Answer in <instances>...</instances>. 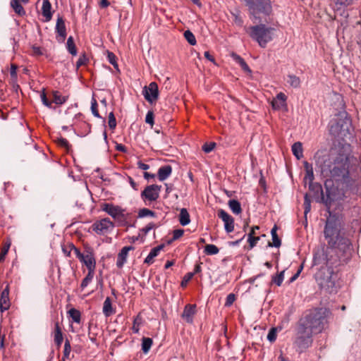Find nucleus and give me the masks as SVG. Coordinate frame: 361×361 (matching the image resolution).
<instances>
[{"instance_id":"obj_1","label":"nucleus","mask_w":361,"mask_h":361,"mask_svg":"<svg viewBox=\"0 0 361 361\" xmlns=\"http://www.w3.org/2000/svg\"><path fill=\"white\" fill-rule=\"evenodd\" d=\"M316 165L320 169L322 175L326 178L324 182L326 197H322V202L329 211L331 202L343 199V194H336L334 181L348 183L349 181V154L343 152L331 151L329 154L315 156Z\"/></svg>"},{"instance_id":"obj_2","label":"nucleus","mask_w":361,"mask_h":361,"mask_svg":"<svg viewBox=\"0 0 361 361\" xmlns=\"http://www.w3.org/2000/svg\"><path fill=\"white\" fill-rule=\"evenodd\" d=\"M341 230L342 225L338 217L329 212L324 230V238L330 248L345 254L350 250L351 242L342 235Z\"/></svg>"},{"instance_id":"obj_3","label":"nucleus","mask_w":361,"mask_h":361,"mask_svg":"<svg viewBox=\"0 0 361 361\" xmlns=\"http://www.w3.org/2000/svg\"><path fill=\"white\" fill-rule=\"evenodd\" d=\"M330 311L326 308H317L310 311L300 322L314 333H320L326 326Z\"/></svg>"},{"instance_id":"obj_4","label":"nucleus","mask_w":361,"mask_h":361,"mask_svg":"<svg viewBox=\"0 0 361 361\" xmlns=\"http://www.w3.org/2000/svg\"><path fill=\"white\" fill-rule=\"evenodd\" d=\"M248 8L250 18L261 20L262 17L268 16L272 12L271 0H244Z\"/></svg>"},{"instance_id":"obj_5","label":"nucleus","mask_w":361,"mask_h":361,"mask_svg":"<svg viewBox=\"0 0 361 361\" xmlns=\"http://www.w3.org/2000/svg\"><path fill=\"white\" fill-rule=\"evenodd\" d=\"M249 30L250 37L262 48L266 47L267 44L273 40L276 31L274 27H268L264 24L251 26Z\"/></svg>"},{"instance_id":"obj_6","label":"nucleus","mask_w":361,"mask_h":361,"mask_svg":"<svg viewBox=\"0 0 361 361\" xmlns=\"http://www.w3.org/2000/svg\"><path fill=\"white\" fill-rule=\"evenodd\" d=\"M350 120L346 114H340L329 123L330 133L334 136H345L349 131Z\"/></svg>"},{"instance_id":"obj_7","label":"nucleus","mask_w":361,"mask_h":361,"mask_svg":"<svg viewBox=\"0 0 361 361\" xmlns=\"http://www.w3.org/2000/svg\"><path fill=\"white\" fill-rule=\"evenodd\" d=\"M101 209L111 216L118 226H123L126 223L127 214L126 209L111 203H104L101 205Z\"/></svg>"},{"instance_id":"obj_8","label":"nucleus","mask_w":361,"mask_h":361,"mask_svg":"<svg viewBox=\"0 0 361 361\" xmlns=\"http://www.w3.org/2000/svg\"><path fill=\"white\" fill-rule=\"evenodd\" d=\"M313 333L311 329H309L300 322L299 323L295 343L300 350L310 346L312 343V336Z\"/></svg>"},{"instance_id":"obj_9","label":"nucleus","mask_w":361,"mask_h":361,"mask_svg":"<svg viewBox=\"0 0 361 361\" xmlns=\"http://www.w3.org/2000/svg\"><path fill=\"white\" fill-rule=\"evenodd\" d=\"M334 271L331 268L322 267L316 274V280L318 285L324 289L330 290L335 286L333 280Z\"/></svg>"},{"instance_id":"obj_10","label":"nucleus","mask_w":361,"mask_h":361,"mask_svg":"<svg viewBox=\"0 0 361 361\" xmlns=\"http://www.w3.org/2000/svg\"><path fill=\"white\" fill-rule=\"evenodd\" d=\"M77 258L87 267L88 271H94L96 268V259L93 249L88 247L82 253L79 249H75Z\"/></svg>"},{"instance_id":"obj_11","label":"nucleus","mask_w":361,"mask_h":361,"mask_svg":"<svg viewBox=\"0 0 361 361\" xmlns=\"http://www.w3.org/2000/svg\"><path fill=\"white\" fill-rule=\"evenodd\" d=\"M161 186L158 185H147L141 192V198L146 204L155 202L159 197Z\"/></svg>"},{"instance_id":"obj_12","label":"nucleus","mask_w":361,"mask_h":361,"mask_svg":"<svg viewBox=\"0 0 361 361\" xmlns=\"http://www.w3.org/2000/svg\"><path fill=\"white\" fill-rule=\"evenodd\" d=\"M114 226V224L109 218H104L94 221L91 228L97 235H102L109 233Z\"/></svg>"},{"instance_id":"obj_13","label":"nucleus","mask_w":361,"mask_h":361,"mask_svg":"<svg viewBox=\"0 0 361 361\" xmlns=\"http://www.w3.org/2000/svg\"><path fill=\"white\" fill-rule=\"evenodd\" d=\"M142 94L148 102L151 104L154 103L159 97L157 84L155 82H152L148 86H145L143 88Z\"/></svg>"},{"instance_id":"obj_14","label":"nucleus","mask_w":361,"mask_h":361,"mask_svg":"<svg viewBox=\"0 0 361 361\" xmlns=\"http://www.w3.org/2000/svg\"><path fill=\"white\" fill-rule=\"evenodd\" d=\"M218 216L224 221L225 230L228 233L233 231L234 219L230 214L224 209H219L218 212Z\"/></svg>"},{"instance_id":"obj_15","label":"nucleus","mask_w":361,"mask_h":361,"mask_svg":"<svg viewBox=\"0 0 361 361\" xmlns=\"http://www.w3.org/2000/svg\"><path fill=\"white\" fill-rule=\"evenodd\" d=\"M56 32L58 35L57 39L59 42H63L66 37V28L65 22L61 16H58L56 24Z\"/></svg>"},{"instance_id":"obj_16","label":"nucleus","mask_w":361,"mask_h":361,"mask_svg":"<svg viewBox=\"0 0 361 361\" xmlns=\"http://www.w3.org/2000/svg\"><path fill=\"white\" fill-rule=\"evenodd\" d=\"M303 164L305 171L304 181L305 184L309 185V188L312 189L313 187V180L314 179L312 165L309 164L307 161H304Z\"/></svg>"},{"instance_id":"obj_17","label":"nucleus","mask_w":361,"mask_h":361,"mask_svg":"<svg viewBox=\"0 0 361 361\" xmlns=\"http://www.w3.org/2000/svg\"><path fill=\"white\" fill-rule=\"evenodd\" d=\"M196 312V305H186L184 307L183 312L182 313L181 317L186 322L191 324L193 321V317Z\"/></svg>"},{"instance_id":"obj_18","label":"nucleus","mask_w":361,"mask_h":361,"mask_svg":"<svg viewBox=\"0 0 361 361\" xmlns=\"http://www.w3.org/2000/svg\"><path fill=\"white\" fill-rule=\"evenodd\" d=\"M286 95L283 92L277 94L275 98L271 101V106L274 110H280L286 106Z\"/></svg>"},{"instance_id":"obj_19","label":"nucleus","mask_w":361,"mask_h":361,"mask_svg":"<svg viewBox=\"0 0 361 361\" xmlns=\"http://www.w3.org/2000/svg\"><path fill=\"white\" fill-rule=\"evenodd\" d=\"M134 247L133 246H126L123 247L121 250L119 252L117 256L116 260V266L118 268H122L125 263L127 261V257L128 255V252L130 250H133Z\"/></svg>"},{"instance_id":"obj_20","label":"nucleus","mask_w":361,"mask_h":361,"mask_svg":"<svg viewBox=\"0 0 361 361\" xmlns=\"http://www.w3.org/2000/svg\"><path fill=\"white\" fill-rule=\"evenodd\" d=\"M52 335L54 336L55 344L58 348H60L63 341V336L62 329L58 320L54 322V329L52 332Z\"/></svg>"},{"instance_id":"obj_21","label":"nucleus","mask_w":361,"mask_h":361,"mask_svg":"<svg viewBox=\"0 0 361 361\" xmlns=\"http://www.w3.org/2000/svg\"><path fill=\"white\" fill-rule=\"evenodd\" d=\"M9 289L7 286L5 289L1 292L0 296V310L4 312L10 307V300H9Z\"/></svg>"},{"instance_id":"obj_22","label":"nucleus","mask_w":361,"mask_h":361,"mask_svg":"<svg viewBox=\"0 0 361 361\" xmlns=\"http://www.w3.org/2000/svg\"><path fill=\"white\" fill-rule=\"evenodd\" d=\"M172 173V167L170 165H164L158 169L157 177L160 181L167 179Z\"/></svg>"},{"instance_id":"obj_23","label":"nucleus","mask_w":361,"mask_h":361,"mask_svg":"<svg viewBox=\"0 0 361 361\" xmlns=\"http://www.w3.org/2000/svg\"><path fill=\"white\" fill-rule=\"evenodd\" d=\"M313 262L314 265L326 264L328 263L329 259L324 250H318L314 253Z\"/></svg>"},{"instance_id":"obj_24","label":"nucleus","mask_w":361,"mask_h":361,"mask_svg":"<svg viewBox=\"0 0 361 361\" xmlns=\"http://www.w3.org/2000/svg\"><path fill=\"white\" fill-rule=\"evenodd\" d=\"M164 245H159L151 250L149 255L145 259L144 262L148 264H151L154 262V258L158 256L159 252L164 249Z\"/></svg>"},{"instance_id":"obj_25","label":"nucleus","mask_w":361,"mask_h":361,"mask_svg":"<svg viewBox=\"0 0 361 361\" xmlns=\"http://www.w3.org/2000/svg\"><path fill=\"white\" fill-rule=\"evenodd\" d=\"M51 4L49 0H44L42 6V13L45 18V21H49L52 18Z\"/></svg>"},{"instance_id":"obj_26","label":"nucleus","mask_w":361,"mask_h":361,"mask_svg":"<svg viewBox=\"0 0 361 361\" xmlns=\"http://www.w3.org/2000/svg\"><path fill=\"white\" fill-rule=\"evenodd\" d=\"M103 314L105 317H109L115 313V310L112 307V303L110 298L107 297L104 303L102 308Z\"/></svg>"},{"instance_id":"obj_27","label":"nucleus","mask_w":361,"mask_h":361,"mask_svg":"<svg viewBox=\"0 0 361 361\" xmlns=\"http://www.w3.org/2000/svg\"><path fill=\"white\" fill-rule=\"evenodd\" d=\"M52 103H55L57 105H62L68 100V96H63L59 91L52 92Z\"/></svg>"},{"instance_id":"obj_28","label":"nucleus","mask_w":361,"mask_h":361,"mask_svg":"<svg viewBox=\"0 0 361 361\" xmlns=\"http://www.w3.org/2000/svg\"><path fill=\"white\" fill-rule=\"evenodd\" d=\"M293 155L297 159H300L303 157L302 145L300 142H295L291 147Z\"/></svg>"},{"instance_id":"obj_29","label":"nucleus","mask_w":361,"mask_h":361,"mask_svg":"<svg viewBox=\"0 0 361 361\" xmlns=\"http://www.w3.org/2000/svg\"><path fill=\"white\" fill-rule=\"evenodd\" d=\"M17 69L18 66L17 65L12 63L11 65V70H10V74H11V82L12 85L13 86V88L17 89L19 87V85L17 84L18 80V75H17Z\"/></svg>"},{"instance_id":"obj_30","label":"nucleus","mask_w":361,"mask_h":361,"mask_svg":"<svg viewBox=\"0 0 361 361\" xmlns=\"http://www.w3.org/2000/svg\"><path fill=\"white\" fill-rule=\"evenodd\" d=\"M179 221L180 224L183 226H187L190 222V214L185 208L180 209L179 214Z\"/></svg>"},{"instance_id":"obj_31","label":"nucleus","mask_w":361,"mask_h":361,"mask_svg":"<svg viewBox=\"0 0 361 361\" xmlns=\"http://www.w3.org/2000/svg\"><path fill=\"white\" fill-rule=\"evenodd\" d=\"M11 6L18 16H23L25 15V11L18 0H11Z\"/></svg>"},{"instance_id":"obj_32","label":"nucleus","mask_w":361,"mask_h":361,"mask_svg":"<svg viewBox=\"0 0 361 361\" xmlns=\"http://www.w3.org/2000/svg\"><path fill=\"white\" fill-rule=\"evenodd\" d=\"M228 207L235 214H240L242 212L240 203L236 200H230L228 202Z\"/></svg>"},{"instance_id":"obj_33","label":"nucleus","mask_w":361,"mask_h":361,"mask_svg":"<svg viewBox=\"0 0 361 361\" xmlns=\"http://www.w3.org/2000/svg\"><path fill=\"white\" fill-rule=\"evenodd\" d=\"M271 234L272 237V243H269V246H274L276 247H279L281 246V240L279 239L278 235H277V226L275 225L271 231Z\"/></svg>"},{"instance_id":"obj_34","label":"nucleus","mask_w":361,"mask_h":361,"mask_svg":"<svg viewBox=\"0 0 361 361\" xmlns=\"http://www.w3.org/2000/svg\"><path fill=\"white\" fill-rule=\"evenodd\" d=\"M68 314L69 317L71 318L72 321L80 324L81 321V313L79 310L75 308H71L68 310Z\"/></svg>"},{"instance_id":"obj_35","label":"nucleus","mask_w":361,"mask_h":361,"mask_svg":"<svg viewBox=\"0 0 361 361\" xmlns=\"http://www.w3.org/2000/svg\"><path fill=\"white\" fill-rule=\"evenodd\" d=\"M66 49L71 55H77V49L72 36H70L67 39Z\"/></svg>"},{"instance_id":"obj_36","label":"nucleus","mask_w":361,"mask_h":361,"mask_svg":"<svg viewBox=\"0 0 361 361\" xmlns=\"http://www.w3.org/2000/svg\"><path fill=\"white\" fill-rule=\"evenodd\" d=\"M94 276V271H88L86 276L82 279L80 288L82 290L85 289L92 281Z\"/></svg>"},{"instance_id":"obj_37","label":"nucleus","mask_w":361,"mask_h":361,"mask_svg":"<svg viewBox=\"0 0 361 361\" xmlns=\"http://www.w3.org/2000/svg\"><path fill=\"white\" fill-rule=\"evenodd\" d=\"M153 341L150 338L144 337L142 340V350L145 353H147L152 345Z\"/></svg>"},{"instance_id":"obj_38","label":"nucleus","mask_w":361,"mask_h":361,"mask_svg":"<svg viewBox=\"0 0 361 361\" xmlns=\"http://www.w3.org/2000/svg\"><path fill=\"white\" fill-rule=\"evenodd\" d=\"M142 319L140 314L137 315L133 320L132 331L134 334L139 333L140 326L142 324Z\"/></svg>"},{"instance_id":"obj_39","label":"nucleus","mask_w":361,"mask_h":361,"mask_svg":"<svg viewBox=\"0 0 361 361\" xmlns=\"http://www.w3.org/2000/svg\"><path fill=\"white\" fill-rule=\"evenodd\" d=\"M75 249H78L73 243H68L62 246L63 253L66 257H71L72 251L75 254Z\"/></svg>"},{"instance_id":"obj_40","label":"nucleus","mask_w":361,"mask_h":361,"mask_svg":"<svg viewBox=\"0 0 361 361\" xmlns=\"http://www.w3.org/2000/svg\"><path fill=\"white\" fill-rule=\"evenodd\" d=\"M219 252V248L213 244H208L204 247V252L207 255H214L218 254Z\"/></svg>"},{"instance_id":"obj_41","label":"nucleus","mask_w":361,"mask_h":361,"mask_svg":"<svg viewBox=\"0 0 361 361\" xmlns=\"http://www.w3.org/2000/svg\"><path fill=\"white\" fill-rule=\"evenodd\" d=\"M288 82L290 85L294 88H298L300 86V78L294 75H289Z\"/></svg>"},{"instance_id":"obj_42","label":"nucleus","mask_w":361,"mask_h":361,"mask_svg":"<svg viewBox=\"0 0 361 361\" xmlns=\"http://www.w3.org/2000/svg\"><path fill=\"white\" fill-rule=\"evenodd\" d=\"M107 59L116 70L119 71L116 56L113 52L107 51Z\"/></svg>"},{"instance_id":"obj_43","label":"nucleus","mask_w":361,"mask_h":361,"mask_svg":"<svg viewBox=\"0 0 361 361\" xmlns=\"http://www.w3.org/2000/svg\"><path fill=\"white\" fill-rule=\"evenodd\" d=\"M71 352V345L70 341L66 339L64 343V349H63V360H66V359H68L69 357L70 353Z\"/></svg>"},{"instance_id":"obj_44","label":"nucleus","mask_w":361,"mask_h":361,"mask_svg":"<svg viewBox=\"0 0 361 361\" xmlns=\"http://www.w3.org/2000/svg\"><path fill=\"white\" fill-rule=\"evenodd\" d=\"M334 1L336 9H341L351 5L353 2V0H334Z\"/></svg>"},{"instance_id":"obj_45","label":"nucleus","mask_w":361,"mask_h":361,"mask_svg":"<svg viewBox=\"0 0 361 361\" xmlns=\"http://www.w3.org/2000/svg\"><path fill=\"white\" fill-rule=\"evenodd\" d=\"M184 37L188 41V42L191 45H195L197 42L195 35L190 30H186L184 32Z\"/></svg>"},{"instance_id":"obj_46","label":"nucleus","mask_w":361,"mask_h":361,"mask_svg":"<svg viewBox=\"0 0 361 361\" xmlns=\"http://www.w3.org/2000/svg\"><path fill=\"white\" fill-rule=\"evenodd\" d=\"M155 216V213L149 209H147V208H143V209H140L139 212H138V217L140 218H144V217H147V216H152L154 217Z\"/></svg>"},{"instance_id":"obj_47","label":"nucleus","mask_w":361,"mask_h":361,"mask_svg":"<svg viewBox=\"0 0 361 361\" xmlns=\"http://www.w3.org/2000/svg\"><path fill=\"white\" fill-rule=\"evenodd\" d=\"M97 107H98V104H97V100H96V99L94 97H92V100H91V111H92V114L95 117L101 118V116H100V115L99 114Z\"/></svg>"},{"instance_id":"obj_48","label":"nucleus","mask_w":361,"mask_h":361,"mask_svg":"<svg viewBox=\"0 0 361 361\" xmlns=\"http://www.w3.org/2000/svg\"><path fill=\"white\" fill-rule=\"evenodd\" d=\"M304 209H305L304 214H305V216H306L307 214L311 210V200L307 194H306L304 197Z\"/></svg>"},{"instance_id":"obj_49","label":"nucleus","mask_w":361,"mask_h":361,"mask_svg":"<svg viewBox=\"0 0 361 361\" xmlns=\"http://www.w3.org/2000/svg\"><path fill=\"white\" fill-rule=\"evenodd\" d=\"M284 279V271H282L279 274L274 276L272 277V282L276 284L278 286H280Z\"/></svg>"},{"instance_id":"obj_50","label":"nucleus","mask_w":361,"mask_h":361,"mask_svg":"<svg viewBox=\"0 0 361 361\" xmlns=\"http://www.w3.org/2000/svg\"><path fill=\"white\" fill-rule=\"evenodd\" d=\"M40 98H41V101L42 102V104L49 108V109H52L53 106H52V102L51 101H49L47 97V95H46V93L44 92V90H43L41 94H40Z\"/></svg>"},{"instance_id":"obj_51","label":"nucleus","mask_w":361,"mask_h":361,"mask_svg":"<svg viewBox=\"0 0 361 361\" xmlns=\"http://www.w3.org/2000/svg\"><path fill=\"white\" fill-rule=\"evenodd\" d=\"M108 124L111 130L115 129L116 126V121L114 112H110L109 114Z\"/></svg>"},{"instance_id":"obj_52","label":"nucleus","mask_w":361,"mask_h":361,"mask_svg":"<svg viewBox=\"0 0 361 361\" xmlns=\"http://www.w3.org/2000/svg\"><path fill=\"white\" fill-rule=\"evenodd\" d=\"M259 240V236H252V234H248L247 241L249 243L250 248L254 247Z\"/></svg>"},{"instance_id":"obj_53","label":"nucleus","mask_w":361,"mask_h":361,"mask_svg":"<svg viewBox=\"0 0 361 361\" xmlns=\"http://www.w3.org/2000/svg\"><path fill=\"white\" fill-rule=\"evenodd\" d=\"M193 276H194V273H192V272L187 273L184 276V277L181 281V286L182 287L186 286L188 283L192 279Z\"/></svg>"},{"instance_id":"obj_54","label":"nucleus","mask_w":361,"mask_h":361,"mask_svg":"<svg viewBox=\"0 0 361 361\" xmlns=\"http://www.w3.org/2000/svg\"><path fill=\"white\" fill-rule=\"evenodd\" d=\"M267 339L270 342H274L276 339V329L275 328H271L267 335Z\"/></svg>"},{"instance_id":"obj_55","label":"nucleus","mask_w":361,"mask_h":361,"mask_svg":"<svg viewBox=\"0 0 361 361\" xmlns=\"http://www.w3.org/2000/svg\"><path fill=\"white\" fill-rule=\"evenodd\" d=\"M235 300V295L233 293H230L227 295L226 302H225V306L230 307L233 305L234 301Z\"/></svg>"},{"instance_id":"obj_56","label":"nucleus","mask_w":361,"mask_h":361,"mask_svg":"<svg viewBox=\"0 0 361 361\" xmlns=\"http://www.w3.org/2000/svg\"><path fill=\"white\" fill-rule=\"evenodd\" d=\"M215 146L214 142L206 143L202 146V150L206 153H209L214 149Z\"/></svg>"},{"instance_id":"obj_57","label":"nucleus","mask_w":361,"mask_h":361,"mask_svg":"<svg viewBox=\"0 0 361 361\" xmlns=\"http://www.w3.org/2000/svg\"><path fill=\"white\" fill-rule=\"evenodd\" d=\"M238 61L239 64L240 65L241 68L244 71L249 72V73L251 72L250 68H249L248 65L247 64V63L245 61V60L243 58L238 56Z\"/></svg>"},{"instance_id":"obj_58","label":"nucleus","mask_w":361,"mask_h":361,"mask_svg":"<svg viewBox=\"0 0 361 361\" xmlns=\"http://www.w3.org/2000/svg\"><path fill=\"white\" fill-rule=\"evenodd\" d=\"M58 144L61 147H63L67 149H68L69 147H71L68 141L66 138H63V137H61V138L58 139Z\"/></svg>"},{"instance_id":"obj_59","label":"nucleus","mask_w":361,"mask_h":361,"mask_svg":"<svg viewBox=\"0 0 361 361\" xmlns=\"http://www.w3.org/2000/svg\"><path fill=\"white\" fill-rule=\"evenodd\" d=\"M145 122L152 126L154 125V114L152 111H149L147 113Z\"/></svg>"},{"instance_id":"obj_60","label":"nucleus","mask_w":361,"mask_h":361,"mask_svg":"<svg viewBox=\"0 0 361 361\" xmlns=\"http://www.w3.org/2000/svg\"><path fill=\"white\" fill-rule=\"evenodd\" d=\"M183 233H184V231L183 229L174 230L173 232L172 240H178V238H180V237L183 236Z\"/></svg>"},{"instance_id":"obj_61","label":"nucleus","mask_w":361,"mask_h":361,"mask_svg":"<svg viewBox=\"0 0 361 361\" xmlns=\"http://www.w3.org/2000/svg\"><path fill=\"white\" fill-rule=\"evenodd\" d=\"M155 224L154 223H149L147 225H146L144 228L141 229V231L145 234L147 235L151 230L155 228Z\"/></svg>"},{"instance_id":"obj_62","label":"nucleus","mask_w":361,"mask_h":361,"mask_svg":"<svg viewBox=\"0 0 361 361\" xmlns=\"http://www.w3.org/2000/svg\"><path fill=\"white\" fill-rule=\"evenodd\" d=\"M9 247H10V244H8L1 251V253H0V262L4 261L5 257H6V255H7V253L8 252Z\"/></svg>"},{"instance_id":"obj_63","label":"nucleus","mask_w":361,"mask_h":361,"mask_svg":"<svg viewBox=\"0 0 361 361\" xmlns=\"http://www.w3.org/2000/svg\"><path fill=\"white\" fill-rule=\"evenodd\" d=\"M87 61V59L86 58L85 55L83 54L82 56H80L76 62L77 68H79V67L85 65Z\"/></svg>"},{"instance_id":"obj_64","label":"nucleus","mask_w":361,"mask_h":361,"mask_svg":"<svg viewBox=\"0 0 361 361\" xmlns=\"http://www.w3.org/2000/svg\"><path fill=\"white\" fill-rule=\"evenodd\" d=\"M32 49L34 55L41 56L44 54V49L40 47L33 46Z\"/></svg>"}]
</instances>
